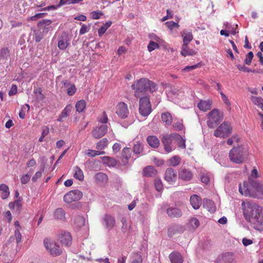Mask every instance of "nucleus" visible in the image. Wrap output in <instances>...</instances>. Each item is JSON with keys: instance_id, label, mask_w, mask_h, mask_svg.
I'll list each match as a JSON object with an SVG mask.
<instances>
[{"instance_id": "b1692460", "label": "nucleus", "mask_w": 263, "mask_h": 263, "mask_svg": "<svg viewBox=\"0 0 263 263\" xmlns=\"http://www.w3.org/2000/svg\"><path fill=\"white\" fill-rule=\"evenodd\" d=\"M73 108V106L71 104L67 105L62 111L60 115L58 121L59 122L63 121V119L68 117Z\"/></svg>"}, {"instance_id": "c756f323", "label": "nucleus", "mask_w": 263, "mask_h": 263, "mask_svg": "<svg viewBox=\"0 0 263 263\" xmlns=\"http://www.w3.org/2000/svg\"><path fill=\"white\" fill-rule=\"evenodd\" d=\"M174 139H176L177 141L178 146L182 148H185V140L178 134H172Z\"/></svg>"}, {"instance_id": "0e129e2a", "label": "nucleus", "mask_w": 263, "mask_h": 263, "mask_svg": "<svg viewBox=\"0 0 263 263\" xmlns=\"http://www.w3.org/2000/svg\"><path fill=\"white\" fill-rule=\"evenodd\" d=\"M17 87L16 85H12L11 89L9 91V95L10 96H13L17 93Z\"/></svg>"}, {"instance_id": "f8f14e48", "label": "nucleus", "mask_w": 263, "mask_h": 263, "mask_svg": "<svg viewBox=\"0 0 263 263\" xmlns=\"http://www.w3.org/2000/svg\"><path fill=\"white\" fill-rule=\"evenodd\" d=\"M70 45V40L68 35L63 33L60 37L58 46L60 50H65Z\"/></svg>"}, {"instance_id": "f03ea898", "label": "nucleus", "mask_w": 263, "mask_h": 263, "mask_svg": "<svg viewBox=\"0 0 263 263\" xmlns=\"http://www.w3.org/2000/svg\"><path fill=\"white\" fill-rule=\"evenodd\" d=\"M131 88L134 90V96L137 98H140L146 91L153 93L157 90V84L147 78L135 81Z\"/></svg>"}, {"instance_id": "052dcab7", "label": "nucleus", "mask_w": 263, "mask_h": 263, "mask_svg": "<svg viewBox=\"0 0 263 263\" xmlns=\"http://www.w3.org/2000/svg\"><path fill=\"white\" fill-rule=\"evenodd\" d=\"M174 128L176 130H182L183 129V125L181 122H177L173 124Z\"/></svg>"}, {"instance_id": "4d7b16f0", "label": "nucleus", "mask_w": 263, "mask_h": 263, "mask_svg": "<svg viewBox=\"0 0 263 263\" xmlns=\"http://www.w3.org/2000/svg\"><path fill=\"white\" fill-rule=\"evenodd\" d=\"M209 205L210 209H209V211L210 212H214L215 211V207L214 205V203L212 202V200H209L206 201V203H204V206H207V205Z\"/></svg>"}, {"instance_id": "6ab92c4d", "label": "nucleus", "mask_w": 263, "mask_h": 263, "mask_svg": "<svg viewBox=\"0 0 263 263\" xmlns=\"http://www.w3.org/2000/svg\"><path fill=\"white\" fill-rule=\"evenodd\" d=\"M62 83L64 87L67 88V93L68 95L71 96L75 94L77 88L74 84H71L67 80L63 81Z\"/></svg>"}, {"instance_id": "a19ab883", "label": "nucleus", "mask_w": 263, "mask_h": 263, "mask_svg": "<svg viewBox=\"0 0 263 263\" xmlns=\"http://www.w3.org/2000/svg\"><path fill=\"white\" fill-rule=\"evenodd\" d=\"M143 151V145L140 142H137L134 145L133 152L136 154H142Z\"/></svg>"}, {"instance_id": "58836bf2", "label": "nucleus", "mask_w": 263, "mask_h": 263, "mask_svg": "<svg viewBox=\"0 0 263 263\" xmlns=\"http://www.w3.org/2000/svg\"><path fill=\"white\" fill-rule=\"evenodd\" d=\"M86 108V102L84 100H81L77 102L76 108L78 112H82Z\"/></svg>"}, {"instance_id": "49530a36", "label": "nucleus", "mask_w": 263, "mask_h": 263, "mask_svg": "<svg viewBox=\"0 0 263 263\" xmlns=\"http://www.w3.org/2000/svg\"><path fill=\"white\" fill-rule=\"evenodd\" d=\"M36 98L39 100H43L45 99V96L42 93V90L41 88L39 87L33 91Z\"/></svg>"}, {"instance_id": "8fccbe9b", "label": "nucleus", "mask_w": 263, "mask_h": 263, "mask_svg": "<svg viewBox=\"0 0 263 263\" xmlns=\"http://www.w3.org/2000/svg\"><path fill=\"white\" fill-rule=\"evenodd\" d=\"M165 25L171 30H172L174 28H178L179 27L178 23L173 21H168L165 23Z\"/></svg>"}, {"instance_id": "c85d7f7f", "label": "nucleus", "mask_w": 263, "mask_h": 263, "mask_svg": "<svg viewBox=\"0 0 263 263\" xmlns=\"http://www.w3.org/2000/svg\"><path fill=\"white\" fill-rule=\"evenodd\" d=\"M180 34L183 37V44H189L193 39V35L191 32L181 31Z\"/></svg>"}, {"instance_id": "0eeeda50", "label": "nucleus", "mask_w": 263, "mask_h": 263, "mask_svg": "<svg viewBox=\"0 0 263 263\" xmlns=\"http://www.w3.org/2000/svg\"><path fill=\"white\" fill-rule=\"evenodd\" d=\"M232 132V127L231 124L227 122H224L215 130L214 136L216 137L225 139L231 134Z\"/></svg>"}, {"instance_id": "1a4fd4ad", "label": "nucleus", "mask_w": 263, "mask_h": 263, "mask_svg": "<svg viewBox=\"0 0 263 263\" xmlns=\"http://www.w3.org/2000/svg\"><path fill=\"white\" fill-rule=\"evenodd\" d=\"M44 245L45 248L50 251L51 254L53 256H59L62 252L59 246L57 245L55 242H51L48 238L44 239Z\"/></svg>"}, {"instance_id": "2eb2a0df", "label": "nucleus", "mask_w": 263, "mask_h": 263, "mask_svg": "<svg viewBox=\"0 0 263 263\" xmlns=\"http://www.w3.org/2000/svg\"><path fill=\"white\" fill-rule=\"evenodd\" d=\"M179 177L184 181H190L193 178V173L189 169L181 168L179 171Z\"/></svg>"}, {"instance_id": "de8ad7c7", "label": "nucleus", "mask_w": 263, "mask_h": 263, "mask_svg": "<svg viewBox=\"0 0 263 263\" xmlns=\"http://www.w3.org/2000/svg\"><path fill=\"white\" fill-rule=\"evenodd\" d=\"M199 224V221L196 218H192L190 220L189 224L193 230L197 229Z\"/></svg>"}, {"instance_id": "423d86ee", "label": "nucleus", "mask_w": 263, "mask_h": 263, "mask_svg": "<svg viewBox=\"0 0 263 263\" xmlns=\"http://www.w3.org/2000/svg\"><path fill=\"white\" fill-rule=\"evenodd\" d=\"M139 98V114L143 117H147L152 111L149 97L147 96H145Z\"/></svg>"}, {"instance_id": "69168bd1", "label": "nucleus", "mask_w": 263, "mask_h": 263, "mask_svg": "<svg viewBox=\"0 0 263 263\" xmlns=\"http://www.w3.org/2000/svg\"><path fill=\"white\" fill-rule=\"evenodd\" d=\"M46 13H40L35 14L34 16L30 17V20L32 21H35L39 18L43 17Z\"/></svg>"}, {"instance_id": "bb28decb", "label": "nucleus", "mask_w": 263, "mask_h": 263, "mask_svg": "<svg viewBox=\"0 0 263 263\" xmlns=\"http://www.w3.org/2000/svg\"><path fill=\"white\" fill-rule=\"evenodd\" d=\"M250 100L255 105L260 108L263 111V98L260 97L251 96Z\"/></svg>"}, {"instance_id": "cd10ccee", "label": "nucleus", "mask_w": 263, "mask_h": 263, "mask_svg": "<svg viewBox=\"0 0 263 263\" xmlns=\"http://www.w3.org/2000/svg\"><path fill=\"white\" fill-rule=\"evenodd\" d=\"M132 150L130 148L125 147L122 149V157L124 160L123 162L125 164L128 162V159L131 157Z\"/></svg>"}, {"instance_id": "f3484780", "label": "nucleus", "mask_w": 263, "mask_h": 263, "mask_svg": "<svg viewBox=\"0 0 263 263\" xmlns=\"http://www.w3.org/2000/svg\"><path fill=\"white\" fill-rule=\"evenodd\" d=\"M171 263H182L183 257L181 254L177 251L172 252L168 256Z\"/></svg>"}, {"instance_id": "7c9ffc66", "label": "nucleus", "mask_w": 263, "mask_h": 263, "mask_svg": "<svg viewBox=\"0 0 263 263\" xmlns=\"http://www.w3.org/2000/svg\"><path fill=\"white\" fill-rule=\"evenodd\" d=\"M0 191H2L1 197L3 199H5L8 197L10 192L8 185L6 184H1L0 185Z\"/></svg>"}, {"instance_id": "774afa93", "label": "nucleus", "mask_w": 263, "mask_h": 263, "mask_svg": "<svg viewBox=\"0 0 263 263\" xmlns=\"http://www.w3.org/2000/svg\"><path fill=\"white\" fill-rule=\"evenodd\" d=\"M149 37L153 41H155L157 43H160V38L157 35L154 33H152L149 35Z\"/></svg>"}, {"instance_id": "c9c22d12", "label": "nucleus", "mask_w": 263, "mask_h": 263, "mask_svg": "<svg viewBox=\"0 0 263 263\" xmlns=\"http://www.w3.org/2000/svg\"><path fill=\"white\" fill-rule=\"evenodd\" d=\"M162 121L165 123L166 125H169L172 122V117L171 115L168 113H163L161 115Z\"/></svg>"}, {"instance_id": "a211bd4d", "label": "nucleus", "mask_w": 263, "mask_h": 263, "mask_svg": "<svg viewBox=\"0 0 263 263\" xmlns=\"http://www.w3.org/2000/svg\"><path fill=\"white\" fill-rule=\"evenodd\" d=\"M212 101L208 100H201L198 104L197 107L198 108L203 111H206L210 110L212 108Z\"/></svg>"}, {"instance_id": "412c9836", "label": "nucleus", "mask_w": 263, "mask_h": 263, "mask_svg": "<svg viewBox=\"0 0 263 263\" xmlns=\"http://www.w3.org/2000/svg\"><path fill=\"white\" fill-rule=\"evenodd\" d=\"M190 203L194 209H198L201 205V199L197 195H193L190 197Z\"/></svg>"}, {"instance_id": "4c0bfd02", "label": "nucleus", "mask_w": 263, "mask_h": 263, "mask_svg": "<svg viewBox=\"0 0 263 263\" xmlns=\"http://www.w3.org/2000/svg\"><path fill=\"white\" fill-rule=\"evenodd\" d=\"M95 179L98 183H104L107 181V176L103 173H98L95 175Z\"/></svg>"}, {"instance_id": "473e14b6", "label": "nucleus", "mask_w": 263, "mask_h": 263, "mask_svg": "<svg viewBox=\"0 0 263 263\" xmlns=\"http://www.w3.org/2000/svg\"><path fill=\"white\" fill-rule=\"evenodd\" d=\"M73 177L74 178L80 181L83 180L84 178L83 172L79 166L74 167L73 168Z\"/></svg>"}, {"instance_id": "e433bc0d", "label": "nucleus", "mask_w": 263, "mask_h": 263, "mask_svg": "<svg viewBox=\"0 0 263 263\" xmlns=\"http://www.w3.org/2000/svg\"><path fill=\"white\" fill-rule=\"evenodd\" d=\"M108 141L107 138H104L100 140L96 144V148L99 150L104 149L107 145Z\"/></svg>"}, {"instance_id": "2f4dec72", "label": "nucleus", "mask_w": 263, "mask_h": 263, "mask_svg": "<svg viewBox=\"0 0 263 263\" xmlns=\"http://www.w3.org/2000/svg\"><path fill=\"white\" fill-rule=\"evenodd\" d=\"M102 162L104 164L107 165L109 166H115L117 164V161L113 158L104 156L102 157Z\"/></svg>"}, {"instance_id": "39448f33", "label": "nucleus", "mask_w": 263, "mask_h": 263, "mask_svg": "<svg viewBox=\"0 0 263 263\" xmlns=\"http://www.w3.org/2000/svg\"><path fill=\"white\" fill-rule=\"evenodd\" d=\"M245 153L242 146L234 147L230 151V159L235 163H242L245 160Z\"/></svg>"}, {"instance_id": "5fc2aeb1", "label": "nucleus", "mask_w": 263, "mask_h": 263, "mask_svg": "<svg viewBox=\"0 0 263 263\" xmlns=\"http://www.w3.org/2000/svg\"><path fill=\"white\" fill-rule=\"evenodd\" d=\"M98 121L101 123H106L108 122V118L105 111H103L102 116L98 118Z\"/></svg>"}, {"instance_id": "603ef678", "label": "nucleus", "mask_w": 263, "mask_h": 263, "mask_svg": "<svg viewBox=\"0 0 263 263\" xmlns=\"http://www.w3.org/2000/svg\"><path fill=\"white\" fill-rule=\"evenodd\" d=\"M234 142H236V143H238L239 142V138L237 135H234L232 137L229 138L227 143L229 145H232Z\"/></svg>"}, {"instance_id": "79ce46f5", "label": "nucleus", "mask_w": 263, "mask_h": 263, "mask_svg": "<svg viewBox=\"0 0 263 263\" xmlns=\"http://www.w3.org/2000/svg\"><path fill=\"white\" fill-rule=\"evenodd\" d=\"M74 224L78 227H81L85 225V218L82 216H77L74 219Z\"/></svg>"}, {"instance_id": "4be33fe9", "label": "nucleus", "mask_w": 263, "mask_h": 263, "mask_svg": "<svg viewBox=\"0 0 263 263\" xmlns=\"http://www.w3.org/2000/svg\"><path fill=\"white\" fill-rule=\"evenodd\" d=\"M167 215L172 218H178L181 216L182 212L177 208L171 207L167 210Z\"/></svg>"}, {"instance_id": "37998d69", "label": "nucleus", "mask_w": 263, "mask_h": 263, "mask_svg": "<svg viewBox=\"0 0 263 263\" xmlns=\"http://www.w3.org/2000/svg\"><path fill=\"white\" fill-rule=\"evenodd\" d=\"M173 139H174V138L172 134L167 136H163L162 139V142L163 145H171Z\"/></svg>"}, {"instance_id": "864d4df0", "label": "nucleus", "mask_w": 263, "mask_h": 263, "mask_svg": "<svg viewBox=\"0 0 263 263\" xmlns=\"http://www.w3.org/2000/svg\"><path fill=\"white\" fill-rule=\"evenodd\" d=\"M134 258L132 261V263H142V258L140 254L136 253L134 254Z\"/></svg>"}, {"instance_id": "f704fd0d", "label": "nucleus", "mask_w": 263, "mask_h": 263, "mask_svg": "<svg viewBox=\"0 0 263 263\" xmlns=\"http://www.w3.org/2000/svg\"><path fill=\"white\" fill-rule=\"evenodd\" d=\"M65 213L63 209L58 208L55 210L53 213L54 217L57 219L62 220L65 218Z\"/></svg>"}, {"instance_id": "72a5a7b5", "label": "nucleus", "mask_w": 263, "mask_h": 263, "mask_svg": "<svg viewBox=\"0 0 263 263\" xmlns=\"http://www.w3.org/2000/svg\"><path fill=\"white\" fill-rule=\"evenodd\" d=\"M181 158L178 156H174L171 157L168 160V165L174 167L179 165L181 163Z\"/></svg>"}, {"instance_id": "c03bdc74", "label": "nucleus", "mask_w": 263, "mask_h": 263, "mask_svg": "<svg viewBox=\"0 0 263 263\" xmlns=\"http://www.w3.org/2000/svg\"><path fill=\"white\" fill-rule=\"evenodd\" d=\"M105 153L104 151H97L92 149H88L87 151V152L86 153L87 155H88L89 157H93L96 156H99L101 155H103Z\"/></svg>"}, {"instance_id": "9b49d317", "label": "nucleus", "mask_w": 263, "mask_h": 263, "mask_svg": "<svg viewBox=\"0 0 263 263\" xmlns=\"http://www.w3.org/2000/svg\"><path fill=\"white\" fill-rule=\"evenodd\" d=\"M106 125H101L96 127L92 132L93 137L96 139H99L105 135L107 131Z\"/></svg>"}, {"instance_id": "338daca9", "label": "nucleus", "mask_w": 263, "mask_h": 263, "mask_svg": "<svg viewBox=\"0 0 263 263\" xmlns=\"http://www.w3.org/2000/svg\"><path fill=\"white\" fill-rule=\"evenodd\" d=\"M153 162L158 166H161L164 164V161L163 160L157 158H154Z\"/></svg>"}, {"instance_id": "ddd939ff", "label": "nucleus", "mask_w": 263, "mask_h": 263, "mask_svg": "<svg viewBox=\"0 0 263 263\" xmlns=\"http://www.w3.org/2000/svg\"><path fill=\"white\" fill-rule=\"evenodd\" d=\"M59 239L62 244L65 246H69L72 242V237L67 232H62L59 236Z\"/></svg>"}, {"instance_id": "7ed1b4c3", "label": "nucleus", "mask_w": 263, "mask_h": 263, "mask_svg": "<svg viewBox=\"0 0 263 263\" xmlns=\"http://www.w3.org/2000/svg\"><path fill=\"white\" fill-rule=\"evenodd\" d=\"M239 191L242 195L255 198L257 193L263 195V184L257 180L249 179V182H243L242 185L239 184Z\"/></svg>"}, {"instance_id": "a878e982", "label": "nucleus", "mask_w": 263, "mask_h": 263, "mask_svg": "<svg viewBox=\"0 0 263 263\" xmlns=\"http://www.w3.org/2000/svg\"><path fill=\"white\" fill-rule=\"evenodd\" d=\"M143 174L146 177H154L157 175V171L153 166H148L143 170Z\"/></svg>"}, {"instance_id": "bf43d9fd", "label": "nucleus", "mask_w": 263, "mask_h": 263, "mask_svg": "<svg viewBox=\"0 0 263 263\" xmlns=\"http://www.w3.org/2000/svg\"><path fill=\"white\" fill-rule=\"evenodd\" d=\"M236 67H237V68L239 70L242 71L243 72H250L251 71V69H250L247 67H246L245 65L237 64V65H236Z\"/></svg>"}, {"instance_id": "5701e85b", "label": "nucleus", "mask_w": 263, "mask_h": 263, "mask_svg": "<svg viewBox=\"0 0 263 263\" xmlns=\"http://www.w3.org/2000/svg\"><path fill=\"white\" fill-rule=\"evenodd\" d=\"M146 141L151 147L155 148L158 147L160 145V141L155 136H149L147 137Z\"/></svg>"}, {"instance_id": "f257e3e1", "label": "nucleus", "mask_w": 263, "mask_h": 263, "mask_svg": "<svg viewBox=\"0 0 263 263\" xmlns=\"http://www.w3.org/2000/svg\"><path fill=\"white\" fill-rule=\"evenodd\" d=\"M242 206L243 208V215L247 221L255 230L263 231V216L261 207L251 201L243 202Z\"/></svg>"}, {"instance_id": "09e8293b", "label": "nucleus", "mask_w": 263, "mask_h": 263, "mask_svg": "<svg viewBox=\"0 0 263 263\" xmlns=\"http://www.w3.org/2000/svg\"><path fill=\"white\" fill-rule=\"evenodd\" d=\"M253 57V53L252 51L248 52L246 56V58L244 61L245 64L247 65H250L252 62Z\"/></svg>"}, {"instance_id": "ea45409f", "label": "nucleus", "mask_w": 263, "mask_h": 263, "mask_svg": "<svg viewBox=\"0 0 263 263\" xmlns=\"http://www.w3.org/2000/svg\"><path fill=\"white\" fill-rule=\"evenodd\" d=\"M10 57V50L7 47H4L0 50V57L8 60Z\"/></svg>"}, {"instance_id": "20e7f679", "label": "nucleus", "mask_w": 263, "mask_h": 263, "mask_svg": "<svg viewBox=\"0 0 263 263\" xmlns=\"http://www.w3.org/2000/svg\"><path fill=\"white\" fill-rule=\"evenodd\" d=\"M206 124L210 128H214L222 120V116L218 109L214 108L207 114Z\"/></svg>"}, {"instance_id": "680f3d73", "label": "nucleus", "mask_w": 263, "mask_h": 263, "mask_svg": "<svg viewBox=\"0 0 263 263\" xmlns=\"http://www.w3.org/2000/svg\"><path fill=\"white\" fill-rule=\"evenodd\" d=\"M102 14V12L95 11L91 13V17L95 20L99 19Z\"/></svg>"}, {"instance_id": "a18cd8bd", "label": "nucleus", "mask_w": 263, "mask_h": 263, "mask_svg": "<svg viewBox=\"0 0 263 263\" xmlns=\"http://www.w3.org/2000/svg\"><path fill=\"white\" fill-rule=\"evenodd\" d=\"M159 47L160 46L158 43L155 42L153 41H151L149 44H148L147 49L148 51L151 52L156 49H158Z\"/></svg>"}, {"instance_id": "6e6d98bb", "label": "nucleus", "mask_w": 263, "mask_h": 263, "mask_svg": "<svg viewBox=\"0 0 263 263\" xmlns=\"http://www.w3.org/2000/svg\"><path fill=\"white\" fill-rule=\"evenodd\" d=\"M200 66V64L198 63L196 65H192V66H187L185 67L183 69L182 71H192L194 69H195Z\"/></svg>"}, {"instance_id": "dca6fc26", "label": "nucleus", "mask_w": 263, "mask_h": 263, "mask_svg": "<svg viewBox=\"0 0 263 263\" xmlns=\"http://www.w3.org/2000/svg\"><path fill=\"white\" fill-rule=\"evenodd\" d=\"M218 260H222L224 263H237L235 260L234 255L229 252L226 253L217 258Z\"/></svg>"}, {"instance_id": "e2e57ef3", "label": "nucleus", "mask_w": 263, "mask_h": 263, "mask_svg": "<svg viewBox=\"0 0 263 263\" xmlns=\"http://www.w3.org/2000/svg\"><path fill=\"white\" fill-rule=\"evenodd\" d=\"M30 179V176L28 174L23 176L21 178V181L22 184H26Z\"/></svg>"}, {"instance_id": "aec40b11", "label": "nucleus", "mask_w": 263, "mask_h": 263, "mask_svg": "<svg viewBox=\"0 0 263 263\" xmlns=\"http://www.w3.org/2000/svg\"><path fill=\"white\" fill-rule=\"evenodd\" d=\"M103 221L107 229H112L115 226V218L109 215H105L103 217Z\"/></svg>"}, {"instance_id": "6e6552de", "label": "nucleus", "mask_w": 263, "mask_h": 263, "mask_svg": "<svg viewBox=\"0 0 263 263\" xmlns=\"http://www.w3.org/2000/svg\"><path fill=\"white\" fill-rule=\"evenodd\" d=\"M83 193L78 190H74L66 193L63 198L64 201L66 203H71L79 200L82 198Z\"/></svg>"}, {"instance_id": "13d9d810", "label": "nucleus", "mask_w": 263, "mask_h": 263, "mask_svg": "<svg viewBox=\"0 0 263 263\" xmlns=\"http://www.w3.org/2000/svg\"><path fill=\"white\" fill-rule=\"evenodd\" d=\"M14 236L16 238V243H19L20 242H21L22 240V235L20 232V230L18 229H16L15 230Z\"/></svg>"}, {"instance_id": "4468645a", "label": "nucleus", "mask_w": 263, "mask_h": 263, "mask_svg": "<svg viewBox=\"0 0 263 263\" xmlns=\"http://www.w3.org/2000/svg\"><path fill=\"white\" fill-rule=\"evenodd\" d=\"M164 179L167 182L170 183L174 182L177 179L176 172L173 168H167L165 171Z\"/></svg>"}, {"instance_id": "3c124183", "label": "nucleus", "mask_w": 263, "mask_h": 263, "mask_svg": "<svg viewBox=\"0 0 263 263\" xmlns=\"http://www.w3.org/2000/svg\"><path fill=\"white\" fill-rule=\"evenodd\" d=\"M155 186L157 191L160 192L163 190V184L160 179H156L155 180Z\"/></svg>"}, {"instance_id": "393cba45", "label": "nucleus", "mask_w": 263, "mask_h": 263, "mask_svg": "<svg viewBox=\"0 0 263 263\" xmlns=\"http://www.w3.org/2000/svg\"><path fill=\"white\" fill-rule=\"evenodd\" d=\"M196 54V52L193 49H190L188 47V44H183L181 46V54L183 57L187 55H194Z\"/></svg>"}, {"instance_id": "9d476101", "label": "nucleus", "mask_w": 263, "mask_h": 263, "mask_svg": "<svg viewBox=\"0 0 263 263\" xmlns=\"http://www.w3.org/2000/svg\"><path fill=\"white\" fill-rule=\"evenodd\" d=\"M115 112L118 117L122 119L127 118L129 114L127 105L123 102L117 104Z\"/></svg>"}]
</instances>
